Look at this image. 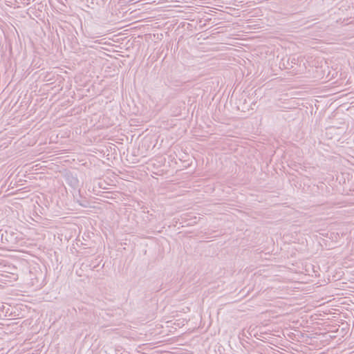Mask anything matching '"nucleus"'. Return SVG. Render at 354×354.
<instances>
[{
    "label": "nucleus",
    "mask_w": 354,
    "mask_h": 354,
    "mask_svg": "<svg viewBox=\"0 0 354 354\" xmlns=\"http://www.w3.org/2000/svg\"><path fill=\"white\" fill-rule=\"evenodd\" d=\"M66 180L70 185L73 187H75L78 184V180L77 178L73 177V176H68L66 177Z\"/></svg>",
    "instance_id": "nucleus-2"
},
{
    "label": "nucleus",
    "mask_w": 354,
    "mask_h": 354,
    "mask_svg": "<svg viewBox=\"0 0 354 354\" xmlns=\"http://www.w3.org/2000/svg\"><path fill=\"white\" fill-rule=\"evenodd\" d=\"M21 240V234L12 230H0V248L15 250Z\"/></svg>",
    "instance_id": "nucleus-1"
}]
</instances>
